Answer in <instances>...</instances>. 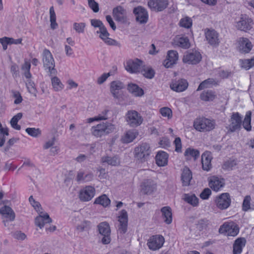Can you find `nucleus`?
<instances>
[{
  "mask_svg": "<svg viewBox=\"0 0 254 254\" xmlns=\"http://www.w3.org/2000/svg\"><path fill=\"white\" fill-rule=\"evenodd\" d=\"M44 67L48 70L50 76L56 75L57 71L55 68V64L53 57L49 50L45 49L42 53Z\"/></svg>",
  "mask_w": 254,
  "mask_h": 254,
  "instance_id": "1",
  "label": "nucleus"
},
{
  "mask_svg": "<svg viewBox=\"0 0 254 254\" xmlns=\"http://www.w3.org/2000/svg\"><path fill=\"white\" fill-rule=\"evenodd\" d=\"M114 129V126L111 124L102 123L98 124L96 126L92 127L91 131L94 136L100 137L113 132Z\"/></svg>",
  "mask_w": 254,
  "mask_h": 254,
  "instance_id": "2",
  "label": "nucleus"
},
{
  "mask_svg": "<svg viewBox=\"0 0 254 254\" xmlns=\"http://www.w3.org/2000/svg\"><path fill=\"white\" fill-rule=\"evenodd\" d=\"M126 121L130 127H135L139 126L143 122L142 116L135 110H129L126 114Z\"/></svg>",
  "mask_w": 254,
  "mask_h": 254,
  "instance_id": "3",
  "label": "nucleus"
},
{
  "mask_svg": "<svg viewBox=\"0 0 254 254\" xmlns=\"http://www.w3.org/2000/svg\"><path fill=\"white\" fill-rule=\"evenodd\" d=\"M134 156L139 162L143 163L147 161L148 159L151 150L148 144L144 143L134 149Z\"/></svg>",
  "mask_w": 254,
  "mask_h": 254,
  "instance_id": "4",
  "label": "nucleus"
},
{
  "mask_svg": "<svg viewBox=\"0 0 254 254\" xmlns=\"http://www.w3.org/2000/svg\"><path fill=\"white\" fill-rule=\"evenodd\" d=\"M194 128L199 131H208L213 129L215 127V123L205 118L196 119L194 122Z\"/></svg>",
  "mask_w": 254,
  "mask_h": 254,
  "instance_id": "5",
  "label": "nucleus"
},
{
  "mask_svg": "<svg viewBox=\"0 0 254 254\" xmlns=\"http://www.w3.org/2000/svg\"><path fill=\"white\" fill-rule=\"evenodd\" d=\"M243 117L238 112L232 113L226 128L231 132L239 130L242 128Z\"/></svg>",
  "mask_w": 254,
  "mask_h": 254,
  "instance_id": "6",
  "label": "nucleus"
},
{
  "mask_svg": "<svg viewBox=\"0 0 254 254\" xmlns=\"http://www.w3.org/2000/svg\"><path fill=\"white\" fill-rule=\"evenodd\" d=\"M239 232V228L237 224L233 222H225L219 229V232L228 236L235 237Z\"/></svg>",
  "mask_w": 254,
  "mask_h": 254,
  "instance_id": "7",
  "label": "nucleus"
},
{
  "mask_svg": "<svg viewBox=\"0 0 254 254\" xmlns=\"http://www.w3.org/2000/svg\"><path fill=\"white\" fill-rule=\"evenodd\" d=\"M201 59V55L199 52L192 50L188 51L185 53L183 59V62L188 64H196L200 62Z\"/></svg>",
  "mask_w": 254,
  "mask_h": 254,
  "instance_id": "8",
  "label": "nucleus"
},
{
  "mask_svg": "<svg viewBox=\"0 0 254 254\" xmlns=\"http://www.w3.org/2000/svg\"><path fill=\"white\" fill-rule=\"evenodd\" d=\"M98 228L99 233L103 236L102 243L104 245L109 244L111 242V230L109 224L106 222L100 223Z\"/></svg>",
  "mask_w": 254,
  "mask_h": 254,
  "instance_id": "9",
  "label": "nucleus"
},
{
  "mask_svg": "<svg viewBox=\"0 0 254 254\" xmlns=\"http://www.w3.org/2000/svg\"><path fill=\"white\" fill-rule=\"evenodd\" d=\"M215 202L216 206L219 209L221 210L227 209L229 207L231 202L229 193H222L216 198Z\"/></svg>",
  "mask_w": 254,
  "mask_h": 254,
  "instance_id": "10",
  "label": "nucleus"
},
{
  "mask_svg": "<svg viewBox=\"0 0 254 254\" xmlns=\"http://www.w3.org/2000/svg\"><path fill=\"white\" fill-rule=\"evenodd\" d=\"M253 24L252 19L246 15H242L240 20L237 22L236 27L240 30L247 31L252 28Z\"/></svg>",
  "mask_w": 254,
  "mask_h": 254,
  "instance_id": "11",
  "label": "nucleus"
},
{
  "mask_svg": "<svg viewBox=\"0 0 254 254\" xmlns=\"http://www.w3.org/2000/svg\"><path fill=\"white\" fill-rule=\"evenodd\" d=\"M133 12L135 16L136 21L140 24L147 23L148 15L146 10L142 6H139L133 9Z\"/></svg>",
  "mask_w": 254,
  "mask_h": 254,
  "instance_id": "12",
  "label": "nucleus"
},
{
  "mask_svg": "<svg viewBox=\"0 0 254 254\" xmlns=\"http://www.w3.org/2000/svg\"><path fill=\"white\" fill-rule=\"evenodd\" d=\"M164 242L163 237L155 235L151 237L148 241L147 245L149 249L155 251L161 248Z\"/></svg>",
  "mask_w": 254,
  "mask_h": 254,
  "instance_id": "13",
  "label": "nucleus"
},
{
  "mask_svg": "<svg viewBox=\"0 0 254 254\" xmlns=\"http://www.w3.org/2000/svg\"><path fill=\"white\" fill-rule=\"evenodd\" d=\"M95 193V190L94 188L88 186L80 190L79 197L82 201H88L94 197Z\"/></svg>",
  "mask_w": 254,
  "mask_h": 254,
  "instance_id": "14",
  "label": "nucleus"
},
{
  "mask_svg": "<svg viewBox=\"0 0 254 254\" xmlns=\"http://www.w3.org/2000/svg\"><path fill=\"white\" fill-rule=\"evenodd\" d=\"M142 67V62L138 59L128 60L125 65L126 69L132 73L140 72Z\"/></svg>",
  "mask_w": 254,
  "mask_h": 254,
  "instance_id": "15",
  "label": "nucleus"
},
{
  "mask_svg": "<svg viewBox=\"0 0 254 254\" xmlns=\"http://www.w3.org/2000/svg\"><path fill=\"white\" fill-rule=\"evenodd\" d=\"M205 38L208 43L213 46H217L220 43L219 34L213 29H207L205 32Z\"/></svg>",
  "mask_w": 254,
  "mask_h": 254,
  "instance_id": "16",
  "label": "nucleus"
},
{
  "mask_svg": "<svg viewBox=\"0 0 254 254\" xmlns=\"http://www.w3.org/2000/svg\"><path fill=\"white\" fill-rule=\"evenodd\" d=\"M189 85L187 80L185 79H179L173 80L170 84V88L173 91L177 92H181L186 90Z\"/></svg>",
  "mask_w": 254,
  "mask_h": 254,
  "instance_id": "17",
  "label": "nucleus"
},
{
  "mask_svg": "<svg viewBox=\"0 0 254 254\" xmlns=\"http://www.w3.org/2000/svg\"><path fill=\"white\" fill-rule=\"evenodd\" d=\"M118 221L120 222L119 231L121 233H125L127 231L128 222V216L126 210L123 209L121 211L118 216Z\"/></svg>",
  "mask_w": 254,
  "mask_h": 254,
  "instance_id": "18",
  "label": "nucleus"
},
{
  "mask_svg": "<svg viewBox=\"0 0 254 254\" xmlns=\"http://www.w3.org/2000/svg\"><path fill=\"white\" fill-rule=\"evenodd\" d=\"M97 34H100L99 37L107 45L120 46V44L116 40L109 37V33L105 26L97 31Z\"/></svg>",
  "mask_w": 254,
  "mask_h": 254,
  "instance_id": "19",
  "label": "nucleus"
},
{
  "mask_svg": "<svg viewBox=\"0 0 254 254\" xmlns=\"http://www.w3.org/2000/svg\"><path fill=\"white\" fill-rule=\"evenodd\" d=\"M168 4V0H149L148 6L153 10L161 11L165 9Z\"/></svg>",
  "mask_w": 254,
  "mask_h": 254,
  "instance_id": "20",
  "label": "nucleus"
},
{
  "mask_svg": "<svg viewBox=\"0 0 254 254\" xmlns=\"http://www.w3.org/2000/svg\"><path fill=\"white\" fill-rule=\"evenodd\" d=\"M156 184L151 179L145 180L141 185V191L146 194L152 193L156 190Z\"/></svg>",
  "mask_w": 254,
  "mask_h": 254,
  "instance_id": "21",
  "label": "nucleus"
},
{
  "mask_svg": "<svg viewBox=\"0 0 254 254\" xmlns=\"http://www.w3.org/2000/svg\"><path fill=\"white\" fill-rule=\"evenodd\" d=\"M126 10L121 6H118L113 10V15L116 21L125 23L127 21Z\"/></svg>",
  "mask_w": 254,
  "mask_h": 254,
  "instance_id": "22",
  "label": "nucleus"
},
{
  "mask_svg": "<svg viewBox=\"0 0 254 254\" xmlns=\"http://www.w3.org/2000/svg\"><path fill=\"white\" fill-rule=\"evenodd\" d=\"M178 60V54L177 51L170 50L168 52L166 59L164 60L163 64L167 68L172 67L176 64Z\"/></svg>",
  "mask_w": 254,
  "mask_h": 254,
  "instance_id": "23",
  "label": "nucleus"
},
{
  "mask_svg": "<svg viewBox=\"0 0 254 254\" xmlns=\"http://www.w3.org/2000/svg\"><path fill=\"white\" fill-rule=\"evenodd\" d=\"M238 43L239 49L242 53H249L253 48L251 42L247 38H240Z\"/></svg>",
  "mask_w": 254,
  "mask_h": 254,
  "instance_id": "24",
  "label": "nucleus"
},
{
  "mask_svg": "<svg viewBox=\"0 0 254 254\" xmlns=\"http://www.w3.org/2000/svg\"><path fill=\"white\" fill-rule=\"evenodd\" d=\"M52 222V219L47 213L40 212V215L35 220V225L40 228L44 227L45 224Z\"/></svg>",
  "mask_w": 254,
  "mask_h": 254,
  "instance_id": "25",
  "label": "nucleus"
},
{
  "mask_svg": "<svg viewBox=\"0 0 254 254\" xmlns=\"http://www.w3.org/2000/svg\"><path fill=\"white\" fill-rule=\"evenodd\" d=\"M0 213L7 219V220H3L4 225L7 221H13L15 219V214L13 210L9 206L4 205L0 208Z\"/></svg>",
  "mask_w": 254,
  "mask_h": 254,
  "instance_id": "26",
  "label": "nucleus"
},
{
  "mask_svg": "<svg viewBox=\"0 0 254 254\" xmlns=\"http://www.w3.org/2000/svg\"><path fill=\"white\" fill-rule=\"evenodd\" d=\"M212 155L210 152L206 151L201 156V163L202 169L208 171L212 168L211 160Z\"/></svg>",
  "mask_w": 254,
  "mask_h": 254,
  "instance_id": "27",
  "label": "nucleus"
},
{
  "mask_svg": "<svg viewBox=\"0 0 254 254\" xmlns=\"http://www.w3.org/2000/svg\"><path fill=\"white\" fill-rule=\"evenodd\" d=\"M192 179V173L190 170L187 167L182 169L181 181L183 186H188Z\"/></svg>",
  "mask_w": 254,
  "mask_h": 254,
  "instance_id": "28",
  "label": "nucleus"
},
{
  "mask_svg": "<svg viewBox=\"0 0 254 254\" xmlns=\"http://www.w3.org/2000/svg\"><path fill=\"white\" fill-rule=\"evenodd\" d=\"M224 185V180L216 177H212L209 182V187L214 191H218Z\"/></svg>",
  "mask_w": 254,
  "mask_h": 254,
  "instance_id": "29",
  "label": "nucleus"
},
{
  "mask_svg": "<svg viewBox=\"0 0 254 254\" xmlns=\"http://www.w3.org/2000/svg\"><path fill=\"white\" fill-rule=\"evenodd\" d=\"M124 88V84L118 80L113 81L111 83L110 91L114 98H118L119 91Z\"/></svg>",
  "mask_w": 254,
  "mask_h": 254,
  "instance_id": "30",
  "label": "nucleus"
},
{
  "mask_svg": "<svg viewBox=\"0 0 254 254\" xmlns=\"http://www.w3.org/2000/svg\"><path fill=\"white\" fill-rule=\"evenodd\" d=\"M162 217L164 221L167 224L172 222V213L171 208L169 206H164L161 209Z\"/></svg>",
  "mask_w": 254,
  "mask_h": 254,
  "instance_id": "31",
  "label": "nucleus"
},
{
  "mask_svg": "<svg viewBox=\"0 0 254 254\" xmlns=\"http://www.w3.org/2000/svg\"><path fill=\"white\" fill-rule=\"evenodd\" d=\"M168 155L164 151H159L156 155V163L159 166H164L167 164Z\"/></svg>",
  "mask_w": 254,
  "mask_h": 254,
  "instance_id": "32",
  "label": "nucleus"
},
{
  "mask_svg": "<svg viewBox=\"0 0 254 254\" xmlns=\"http://www.w3.org/2000/svg\"><path fill=\"white\" fill-rule=\"evenodd\" d=\"M246 240L243 238L236 239L233 244V254H240L245 246Z\"/></svg>",
  "mask_w": 254,
  "mask_h": 254,
  "instance_id": "33",
  "label": "nucleus"
},
{
  "mask_svg": "<svg viewBox=\"0 0 254 254\" xmlns=\"http://www.w3.org/2000/svg\"><path fill=\"white\" fill-rule=\"evenodd\" d=\"M138 132L135 129H131L127 131L122 138V141L124 143H130L132 142L137 136Z\"/></svg>",
  "mask_w": 254,
  "mask_h": 254,
  "instance_id": "34",
  "label": "nucleus"
},
{
  "mask_svg": "<svg viewBox=\"0 0 254 254\" xmlns=\"http://www.w3.org/2000/svg\"><path fill=\"white\" fill-rule=\"evenodd\" d=\"M216 97L215 91L211 90H204L200 95V98L204 101H212Z\"/></svg>",
  "mask_w": 254,
  "mask_h": 254,
  "instance_id": "35",
  "label": "nucleus"
},
{
  "mask_svg": "<svg viewBox=\"0 0 254 254\" xmlns=\"http://www.w3.org/2000/svg\"><path fill=\"white\" fill-rule=\"evenodd\" d=\"M101 161L103 163H107L111 166H118L120 163V160L118 156H103L101 158Z\"/></svg>",
  "mask_w": 254,
  "mask_h": 254,
  "instance_id": "36",
  "label": "nucleus"
},
{
  "mask_svg": "<svg viewBox=\"0 0 254 254\" xmlns=\"http://www.w3.org/2000/svg\"><path fill=\"white\" fill-rule=\"evenodd\" d=\"M93 177L92 173H88L84 175V173L82 171L78 172L76 176V181L77 182H88L91 181Z\"/></svg>",
  "mask_w": 254,
  "mask_h": 254,
  "instance_id": "37",
  "label": "nucleus"
},
{
  "mask_svg": "<svg viewBox=\"0 0 254 254\" xmlns=\"http://www.w3.org/2000/svg\"><path fill=\"white\" fill-rule=\"evenodd\" d=\"M252 112L249 111L246 112L245 118L242 121V126L248 131L252 130V126L251 125Z\"/></svg>",
  "mask_w": 254,
  "mask_h": 254,
  "instance_id": "38",
  "label": "nucleus"
},
{
  "mask_svg": "<svg viewBox=\"0 0 254 254\" xmlns=\"http://www.w3.org/2000/svg\"><path fill=\"white\" fill-rule=\"evenodd\" d=\"M127 89L128 91L136 96H141L143 95V90L135 84H128Z\"/></svg>",
  "mask_w": 254,
  "mask_h": 254,
  "instance_id": "39",
  "label": "nucleus"
},
{
  "mask_svg": "<svg viewBox=\"0 0 254 254\" xmlns=\"http://www.w3.org/2000/svg\"><path fill=\"white\" fill-rule=\"evenodd\" d=\"M184 155L187 159H190L191 157H193L195 160L199 157V152L196 149L189 148L186 150Z\"/></svg>",
  "mask_w": 254,
  "mask_h": 254,
  "instance_id": "40",
  "label": "nucleus"
},
{
  "mask_svg": "<svg viewBox=\"0 0 254 254\" xmlns=\"http://www.w3.org/2000/svg\"><path fill=\"white\" fill-rule=\"evenodd\" d=\"M184 199L186 202L193 206H197L198 203V199L194 194H185Z\"/></svg>",
  "mask_w": 254,
  "mask_h": 254,
  "instance_id": "41",
  "label": "nucleus"
},
{
  "mask_svg": "<svg viewBox=\"0 0 254 254\" xmlns=\"http://www.w3.org/2000/svg\"><path fill=\"white\" fill-rule=\"evenodd\" d=\"M52 77L51 81L54 90L56 91L61 90L63 88L64 85L60 79L57 76H53Z\"/></svg>",
  "mask_w": 254,
  "mask_h": 254,
  "instance_id": "42",
  "label": "nucleus"
},
{
  "mask_svg": "<svg viewBox=\"0 0 254 254\" xmlns=\"http://www.w3.org/2000/svg\"><path fill=\"white\" fill-rule=\"evenodd\" d=\"M176 42L178 46L184 49H188L190 47L189 40L187 37L179 38Z\"/></svg>",
  "mask_w": 254,
  "mask_h": 254,
  "instance_id": "43",
  "label": "nucleus"
},
{
  "mask_svg": "<svg viewBox=\"0 0 254 254\" xmlns=\"http://www.w3.org/2000/svg\"><path fill=\"white\" fill-rule=\"evenodd\" d=\"M110 203V200L104 194L96 198L94 203L100 204L104 207L108 206Z\"/></svg>",
  "mask_w": 254,
  "mask_h": 254,
  "instance_id": "44",
  "label": "nucleus"
},
{
  "mask_svg": "<svg viewBox=\"0 0 254 254\" xmlns=\"http://www.w3.org/2000/svg\"><path fill=\"white\" fill-rule=\"evenodd\" d=\"M22 117V114L19 113L11 119L10 121V124L13 128L18 130L20 129V126L17 124V122L21 119Z\"/></svg>",
  "mask_w": 254,
  "mask_h": 254,
  "instance_id": "45",
  "label": "nucleus"
},
{
  "mask_svg": "<svg viewBox=\"0 0 254 254\" xmlns=\"http://www.w3.org/2000/svg\"><path fill=\"white\" fill-rule=\"evenodd\" d=\"M140 72L144 77L149 79H152L155 75L154 70L150 67L142 68Z\"/></svg>",
  "mask_w": 254,
  "mask_h": 254,
  "instance_id": "46",
  "label": "nucleus"
},
{
  "mask_svg": "<svg viewBox=\"0 0 254 254\" xmlns=\"http://www.w3.org/2000/svg\"><path fill=\"white\" fill-rule=\"evenodd\" d=\"M240 62L242 67L247 70L254 66V57L250 59L241 60Z\"/></svg>",
  "mask_w": 254,
  "mask_h": 254,
  "instance_id": "47",
  "label": "nucleus"
},
{
  "mask_svg": "<svg viewBox=\"0 0 254 254\" xmlns=\"http://www.w3.org/2000/svg\"><path fill=\"white\" fill-rule=\"evenodd\" d=\"M215 83V80L213 78H208L202 81L198 86L197 91L201 90L204 88H209Z\"/></svg>",
  "mask_w": 254,
  "mask_h": 254,
  "instance_id": "48",
  "label": "nucleus"
},
{
  "mask_svg": "<svg viewBox=\"0 0 254 254\" xmlns=\"http://www.w3.org/2000/svg\"><path fill=\"white\" fill-rule=\"evenodd\" d=\"M50 14L51 27L52 29H55L57 27L58 24L56 22V15L53 6L51 7L50 8Z\"/></svg>",
  "mask_w": 254,
  "mask_h": 254,
  "instance_id": "49",
  "label": "nucleus"
},
{
  "mask_svg": "<svg viewBox=\"0 0 254 254\" xmlns=\"http://www.w3.org/2000/svg\"><path fill=\"white\" fill-rule=\"evenodd\" d=\"M160 113L164 117L171 119L172 117V111L168 107H163L160 109Z\"/></svg>",
  "mask_w": 254,
  "mask_h": 254,
  "instance_id": "50",
  "label": "nucleus"
},
{
  "mask_svg": "<svg viewBox=\"0 0 254 254\" xmlns=\"http://www.w3.org/2000/svg\"><path fill=\"white\" fill-rule=\"evenodd\" d=\"M26 132L33 137H37L41 133L39 128L28 127L26 129Z\"/></svg>",
  "mask_w": 254,
  "mask_h": 254,
  "instance_id": "51",
  "label": "nucleus"
},
{
  "mask_svg": "<svg viewBox=\"0 0 254 254\" xmlns=\"http://www.w3.org/2000/svg\"><path fill=\"white\" fill-rule=\"evenodd\" d=\"M180 25L182 27L189 28L192 25V20L189 17L183 18L180 21Z\"/></svg>",
  "mask_w": 254,
  "mask_h": 254,
  "instance_id": "52",
  "label": "nucleus"
},
{
  "mask_svg": "<svg viewBox=\"0 0 254 254\" xmlns=\"http://www.w3.org/2000/svg\"><path fill=\"white\" fill-rule=\"evenodd\" d=\"M89 7L93 12L97 13L99 10V4L95 0H87Z\"/></svg>",
  "mask_w": 254,
  "mask_h": 254,
  "instance_id": "53",
  "label": "nucleus"
},
{
  "mask_svg": "<svg viewBox=\"0 0 254 254\" xmlns=\"http://www.w3.org/2000/svg\"><path fill=\"white\" fill-rule=\"evenodd\" d=\"M236 161L234 160H229L224 162L223 168L226 170H231L236 165Z\"/></svg>",
  "mask_w": 254,
  "mask_h": 254,
  "instance_id": "54",
  "label": "nucleus"
},
{
  "mask_svg": "<svg viewBox=\"0 0 254 254\" xmlns=\"http://www.w3.org/2000/svg\"><path fill=\"white\" fill-rule=\"evenodd\" d=\"M85 27V24L83 22L81 23H74L73 24L74 29L79 33H83L84 32V28Z\"/></svg>",
  "mask_w": 254,
  "mask_h": 254,
  "instance_id": "55",
  "label": "nucleus"
},
{
  "mask_svg": "<svg viewBox=\"0 0 254 254\" xmlns=\"http://www.w3.org/2000/svg\"><path fill=\"white\" fill-rule=\"evenodd\" d=\"M11 93L13 97L15 98L14 101V104H18L20 103L23 99L19 92L15 90H12Z\"/></svg>",
  "mask_w": 254,
  "mask_h": 254,
  "instance_id": "56",
  "label": "nucleus"
},
{
  "mask_svg": "<svg viewBox=\"0 0 254 254\" xmlns=\"http://www.w3.org/2000/svg\"><path fill=\"white\" fill-rule=\"evenodd\" d=\"M251 198L250 196L247 195L243 202V210L245 211H248L249 209H250V201H251Z\"/></svg>",
  "mask_w": 254,
  "mask_h": 254,
  "instance_id": "57",
  "label": "nucleus"
},
{
  "mask_svg": "<svg viewBox=\"0 0 254 254\" xmlns=\"http://www.w3.org/2000/svg\"><path fill=\"white\" fill-rule=\"evenodd\" d=\"M209 224V221L203 219L200 220L197 224V227L200 230L206 229Z\"/></svg>",
  "mask_w": 254,
  "mask_h": 254,
  "instance_id": "58",
  "label": "nucleus"
},
{
  "mask_svg": "<svg viewBox=\"0 0 254 254\" xmlns=\"http://www.w3.org/2000/svg\"><path fill=\"white\" fill-rule=\"evenodd\" d=\"M29 201L31 204L32 205V206L37 210V211H38L40 212V209H42V208H41V204L39 202L36 201L32 196H30L29 198Z\"/></svg>",
  "mask_w": 254,
  "mask_h": 254,
  "instance_id": "59",
  "label": "nucleus"
},
{
  "mask_svg": "<svg viewBox=\"0 0 254 254\" xmlns=\"http://www.w3.org/2000/svg\"><path fill=\"white\" fill-rule=\"evenodd\" d=\"M91 24L94 27H98L99 30L105 26L102 22L98 19H92L91 20Z\"/></svg>",
  "mask_w": 254,
  "mask_h": 254,
  "instance_id": "60",
  "label": "nucleus"
},
{
  "mask_svg": "<svg viewBox=\"0 0 254 254\" xmlns=\"http://www.w3.org/2000/svg\"><path fill=\"white\" fill-rule=\"evenodd\" d=\"M211 194V190L208 188H206L200 194V197L203 199H206L208 198Z\"/></svg>",
  "mask_w": 254,
  "mask_h": 254,
  "instance_id": "61",
  "label": "nucleus"
},
{
  "mask_svg": "<svg viewBox=\"0 0 254 254\" xmlns=\"http://www.w3.org/2000/svg\"><path fill=\"white\" fill-rule=\"evenodd\" d=\"M109 109L105 108L101 114H100L97 117L99 121L106 120L108 119V113L109 112Z\"/></svg>",
  "mask_w": 254,
  "mask_h": 254,
  "instance_id": "62",
  "label": "nucleus"
},
{
  "mask_svg": "<svg viewBox=\"0 0 254 254\" xmlns=\"http://www.w3.org/2000/svg\"><path fill=\"white\" fill-rule=\"evenodd\" d=\"M174 143L176 146L175 150L178 152H181L182 149L181 138L180 137L176 138L174 141Z\"/></svg>",
  "mask_w": 254,
  "mask_h": 254,
  "instance_id": "63",
  "label": "nucleus"
},
{
  "mask_svg": "<svg viewBox=\"0 0 254 254\" xmlns=\"http://www.w3.org/2000/svg\"><path fill=\"white\" fill-rule=\"evenodd\" d=\"M10 71L14 77H16L19 74L18 66L16 64H13L11 66Z\"/></svg>",
  "mask_w": 254,
  "mask_h": 254,
  "instance_id": "64",
  "label": "nucleus"
}]
</instances>
